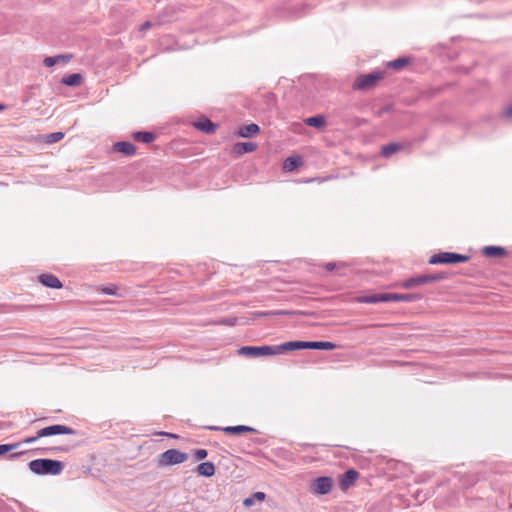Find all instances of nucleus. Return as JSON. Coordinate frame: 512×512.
I'll return each mask as SVG.
<instances>
[{
  "mask_svg": "<svg viewBox=\"0 0 512 512\" xmlns=\"http://www.w3.org/2000/svg\"><path fill=\"white\" fill-rule=\"evenodd\" d=\"M333 487V480L330 477H319L312 483V490L315 494H328Z\"/></svg>",
  "mask_w": 512,
  "mask_h": 512,
  "instance_id": "9",
  "label": "nucleus"
},
{
  "mask_svg": "<svg viewBox=\"0 0 512 512\" xmlns=\"http://www.w3.org/2000/svg\"><path fill=\"white\" fill-rule=\"evenodd\" d=\"M188 459V454L177 449H169L163 452L158 459V465L161 467L181 464Z\"/></svg>",
  "mask_w": 512,
  "mask_h": 512,
  "instance_id": "6",
  "label": "nucleus"
},
{
  "mask_svg": "<svg viewBox=\"0 0 512 512\" xmlns=\"http://www.w3.org/2000/svg\"><path fill=\"white\" fill-rule=\"evenodd\" d=\"M259 132L260 127L255 123H251L241 126L238 130V135L242 138H251L257 135Z\"/></svg>",
  "mask_w": 512,
  "mask_h": 512,
  "instance_id": "16",
  "label": "nucleus"
},
{
  "mask_svg": "<svg viewBox=\"0 0 512 512\" xmlns=\"http://www.w3.org/2000/svg\"><path fill=\"white\" fill-rule=\"evenodd\" d=\"M441 279V275H420L406 279L404 282H402L401 287L404 289H410L413 287L425 285L430 282L439 281Z\"/></svg>",
  "mask_w": 512,
  "mask_h": 512,
  "instance_id": "8",
  "label": "nucleus"
},
{
  "mask_svg": "<svg viewBox=\"0 0 512 512\" xmlns=\"http://www.w3.org/2000/svg\"><path fill=\"white\" fill-rule=\"evenodd\" d=\"M197 473L201 476L211 477L215 474V466L212 462H203L197 466Z\"/></svg>",
  "mask_w": 512,
  "mask_h": 512,
  "instance_id": "22",
  "label": "nucleus"
},
{
  "mask_svg": "<svg viewBox=\"0 0 512 512\" xmlns=\"http://www.w3.org/2000/svg\"><path fill=\"white\" fill-rule=\"evenodd\" d=\"M469 257L462 254L452 253V252H440L438 254H434L431 256L429 263L430 264H455L467 262Z\"/></svg>",
  "mask_w": 512,
  "mask_h": 512,
  "instance_id": "7",
  "label": "nucleus"
},
{
  "mask_svg": "<svg viewBox=\"0 0 512 512\" xmlns=\"http://www.w3.org/2000/svg\"><path fill=\"white\" fill-rule=\"evenodd\" d=\"M287 342L278 346H243L238 350V354L247 357L270 356L289 351Z\"/></svg>",
  "mask_w": 512,
  "mask_h": 512,
  "instance_id": "3",
  "label": "nucleus"
},
{
  "mask_svg": "<svg viewBox=\"0 0 512 512\" xmlns=\"http://www.w3.org/2000/svg\"><path fill=\"white\" fill-rule=\"evenodd\" d=\"M287 346L289 351L299 349L333 350L336 348V345L329 341H289Z\"/></svg>",
  "mask_w": 512,
  "mask_h": 512,
  "instance_id": "4",
  "label": "nucleus"
},
{
  "mask_svg": "<svg viewBox=\"0 0 512 512\" xmlns=\"http://www.w3.org/2000/svg\"><path fill=\"white\" fill-rule=\"evenodd\" d=\"M209 429L215 430V431L221 430L224 433L229 434V435H240V434L251 433V432L255 431L252 427L246 426V425L227 426V427L211 426V427H209Z\"/></svg>",
  "mask_w": 512,
  "mask_h": 512,
  "instance_id": "11",
  "label": "nucleus"
},
{
  "mask_svg": "<svg viewBox=\"0 0 512 512\" xmlns=\"http://www.w3.org/2000/svg\"><path fill=\"white\" fill-rule=\"evenodd\" d=\"M503 115L507 118L512 117V104L505 108Z\"/></svg>",
  "mask_w": 512,
  "mask_h": 512,
  "instance_id": "33",
  "label": "nucleus"
},
{
  "mask_svg": "<svg viewBox=\"0 0 512 512\" xmlns=\"http://www.w3.org/2000/svg\"><path fill=\"white\" fill-rule=\"evenodd\" d=\"M383 77V71H374L369 74H362L355 79L352 87L354 90H367L374 87L379 80L383 79Z\"/></svg>",
  "mask_w": 512,
  "mask_h": 512,
  "instance_id": "5",
  "label": "nucleus"
},
{
  "mask_svg": "<svg viewBox=\"0 0 512 512\" xmlns=\"http://www.w3.org/2000/svg\"><path fill=\"white\" fill-rule=\"evenodd\" d=\"M69 59H70V56H66V55H65V57H59V60H63V61L69 60Z\"/></svg>",
  "mask_w": 512,
  "mask_h": 512,
  "instance_id": "39",
  "label": "nucleus"
},
{
  "mask_svg": "<svg viewBox=\"0 0 512 512\" xmlns=\"http://www.w3.org/2000/svg\"><path fill=\"white\" fill-rule=\"evenodd\" d=\"M38 280L41 284H43L46 287L54 288V289H60L62 288L61 281L53 274H41L38 276Z\"/></svg>",
  "mask_w": 512,
  "mask_h": 512,
  "instance_id": "13",
  "label": "nucleus"
},
{
  "mask_svg": "<svg viewBox=\"0 0 512 512\" xmlns=\"http://www.w3.org/2000/svg\"><path fill=\"white\" fill-rule=\"evenodd\" d=\"M83 80V77L79 73H72L62 78L61 83L70 86V87H77L81 85Z\"/></svg>",
  "mask_w": 512,
  "mask_h": 512,
  "instance_id": "21",
  "label": "nucleus"
},
{
  "mask_svg": "<svg viewBox=\"0 0 512 512\" xmlns=\"http://www.w3.org/2000/svg\"><path fill=\"white\" fill-rule=\"evenodd\" d=\"M404 145L397 142H391L381 147V155L385 158L391 157L394 153L402 150Z\"/></svg>",
  "mask_w": 512,
  "mask_h": 512,
  "instance_id": "18",
  "label": "nucleus"
},
{
  "mask_svg": "<svg viewBox=\"0 0 512 512\" xmlns=\"http://www.w3.org/2000/svg\"><path fill=\"white\" fill-rule=\"evenodd\" d=\"M193 455L197 460H203L207 457L208 453L205 449H197L194 451Z\"/></svg>",
  "mask_w": 512,
  "mask_h": 512,
  "instance_id": "30",
  "label": "nucleus"
},
{
  "mask_svg": "<svg viewBox=\"0 0 512 512\" xmlns=\"http://www.w3.org/2000/svg\"><path fill=\"white\" fill-rule=\"evenodd\" d=\"M4 109V106L0 104V111Z\"/></svg>",
  "mask_w": 512,
  "mask_h": 512,
  "instance_id": "41",
  "label": "nucleus"
},
{
  "mask_svg": "<svg viewBox=\"0 0 512 512\" xmlns=\"http://www.w3.org/2000/svg\"><path fill=\"white\" fill-rule=\"evenodd\" d=\"M150 26H151V23L147 21V22H145V23H143V24H142L141 29H147V28H149Z\"/></svg>",
  "mask_w": 512,
  "mask_h": 512,
  "instance_id": "37",
  "label": "nucleus"
},
{
  "mask_svg": "<svg viewBox=\"0 0 512 512\" xmlns=\"http://www.w3.org/2000/svg\"><path fill=\"white\" fill-rule=\"evenodd\" d=\"M302 164V160L299 156H290L284 161V169L287 171H292L298 168Z\"/></svg>",
  "mask_w": 512,
  "mask_h": 512,
  "instance_id": "25",
  "label": "nucleus"
},
{
  "mask_svg": "<svg viewBox=\"0 0 512 512\" xmlns=\"http://www.w3.org/2000/svg\"><path fill=\"white\" fill-rule=\"evenodd\" d=\"M254 503L253 499L252 498H246L244 499L243 501V504L246 506V507H250L252 506Z\"/></svg>",
  "mask_w": 512,
  "mask_h": 512,
  "instance_id": "35",
  "label": "nucleus"
},
{
  "mask_svg": "<svg viewBox=\"0 0 512 512\" xmlns=\"http://www.w3.org/2000/svg\"><path fill=\"white\" fill-rule=\"evenodd\" d=\"M193 126L201 131V132H204L206 134H213L218 125L214 122H212L210 119H208L207 117H201L199 118L197 121H195L193 123Z\"/></svg>",
  "mask_w": 512,
  "mask_h": 512,
  "instance_id": "12",
  "label": "nucleus"
},
{
  "mask_svg": "<svg viewBox=\"0 0 512 512\" xmlns=\"http://www.w3.org/2000/svg\"><path fill=\"white\" fill-rule=\"evenodd\" d=\"M300 314H302V312L277 310V311L265 312V313H262L261 315H264V316H279V315H300Z\"/></svg>",
  "mask_w": 512,
  "mask_h": 512,
  "instance_id": "28",
  "label": "nucleus"
},
{
  "mask_svg": "<svg viewBox=\"0 0 512 512\" xmlns=\"http://www.w3.org/2000/svg\"><path fill=\"white\" fill-rule=\"evenodd\" d=\"M59 434H74V430L68 426L60 424L44 427L37 432L36 436L25 438L22 442L0 445V456L13 450H16L21 446L22 443L29 444L35 442L41 437H48Z\"/></svg>",
  "mask_w": 512,
  "mask_h": 512,
  "instance_id": "1",
  "label": "nucleus"
},
{
  "mask_svg": "<svg viewBox=\"0 0 512 512\" xmlns=\"http://www.w3.org/2000/svg\"><path fill=\"white\" fill-rule=\"evenodd\" d=\"M21 454H23V452L15 453L13 456L15 457V456H18V455H21Z\"/></svg>",
  "mask_w": 512,
  "mask_h": 512,
  "instance_id": "40",
  "label": "nucleus"
},
{
  "mask_svg": "<svg viewBox=\"0 0 512 512\" xmlns=\"http://www.w3.org/2000/svg\"><path fill=\"white\" fill-rule=\"evenodd\" d=\"M384 297H385V293L372 294V295H368V296L357 297V298H355V301L358 303L375 304V303H379V302H385Z\"/></svg>",
  "mask_w": 512,
  "mask_h": 512,
  "instance_id": "23",
  "label": "nucleus"
},
{
  "mask_svg": "<svg viewBox=\"0 0 512 512\" xmlns=\"http://www.w3.org/2000/svg\"><path fill=\"white\" fill-rule=\"evenodd\" d=\"M305 124L314 127V128H322L325 125V117L323 115H315L312 117H308L304 120Z\"/></svg>",
  "mask_w": 512,
  "mask_h": 512,
  "instance_id": "24",
  "label": "nucleus"
},
{
  "mask_svg": "<svg viewBox=\"0 0 512 512\" xmlns=\"http://www.w3.org/2000/svg\"><path fill=\"white\" fill-rule=\"evenodd\" d=\"M359 478V473L354 469L347 470L339 478V487L342 491H347L351 486L355 484Z\"/></svg>",
  "mask_w": 512,
  "mask_h": 512,
  "instance_id": "10",
  "label": "nucleus"
},
{
  "mask_svg": "<svg viewBox=\"0 0 512 512\" xmlns=\"http://www.w3.org/2000/svg\"><path fill=\"white\" fill-rule=\"evenodd\" d=\"M410 62V59L408 57H399L395 60L387 62V67L392 68L394 70H401L406 65H408Z\"/></svg>",
  "mask_w": 512,
  "mask_h": 512,
  "instance_id": "26",
  "label": "nucleus"
},
{
  "mask_svg": "<svg viewBox=\"0 0 512 512\" xmlns=\"http://www.w3.org/2000/svg\"><path fill=\"white\" fill-rule=\"evenodd\" d=\"M29 469L38 475H58L63 470V463L53 459H36L29 463Z\"/></svg>",
  "mask_w": 512,
  "mask_h": 512,
  "instance_id": "2",
  "label": "nucleus"
},
{
  "mask_svg": "<svg viewBox=\"0 0 512 512\" xmlns=\"http://www.w3.org/2000/svg\"><path fill=\"white\" fill-rule=\"evenodd\" d=\"M101 291L104 293V294H108V295H116V291L114 288L112 287H104L101 289Z\"/></svg>",
  "mask_w": 512,
  "mask_h": 512,
  "instance_id": "32",
  "label": "nucleus"
},
{
  "mask_svg": "<svg viewBox=\"0 0 512 512\" xmlns=\"http://www.w3.org/2000/svg\"><path fill=\"white\" fill-rule=\"evenodd\" d=\"M132 138L137 142L148 144L156 139V135L150 131H137L132 134Z\"/></svg>",
  "mask_w": 512,
  "mask_h": 512,
  "instance_id": "20",
  "label": "nucleus"
},
{
  "mask_svg": "<svg viewBox=\"0 0 512 512\" xmlns=\"http://www.w3.org/2000/svg\"><path fill=\"white\" fill-rule=\"evenodd\" d=\"M59 57H65V55H57V56H53V57H46L44 59V65L46 67L54 66L59 61Z\"/></svg>",
  "mask_w": 512,
  "mask_h": 512,
  "instance_id": "29",
  "label": "nucleus"
},
{
  "mask_svg": "<svg viewBox=\"0 0 512 512\" xmlns=\"http://www.w3.org/2000/svg\"><path fill=\"white\" fill-rule=\"evenodd\" d=\"M227 324H229V325H233V324H234V322H233V321H231V322H227Z\"/></svg>",
  "mask_w": 512,
  "mask_h": 512,
  "instance_id": "42",
  "label": "nucleus"
},
{
  "mask_svg": "<svg viewBox=\"0 0 512 512\" xmlns=\"http://www.w3.org/2000/svg\"><path fill=\"white\" fill-rule=\"evenodd\" d=\"M334 268H335V264H334V263H327V264L325 265V269H326L327 271H332Z\"/></svg>",
  "mask_w": 512,
  "mask_h": 512,
  "instance_id": "36",
  "label": "nucleus"
},
{
  "mask_svg": "<svg viewBox=\"0 0 512 512\" xmlns=\"http://www.w3.org/2000/svg\"><path fill=\"white\" fill-rule=\"evenodd\" d=\"M257 149V144L254 142H238L234 145V152L242 155L245 153L253 152Z\"/></svg>",
  "mask_w": 512,
  "mask_h": 512,
  "instance_id": "19",
  "label": "nucleus"
},
{
  "mask_svg": "<svg viewBox=\"0 0 512 512\" xmlns=\"http://www.w3.org/2000/svg\"><path fill=\"white\" fill-rule=\"evenodd\" d=\"M160 435H164V436H168V437H172V438H176L177 437L175 434L166 433V432H162V433H160Z\"/></svg>",
  "mask_w": 512,
  "mask_h": 512,
  "instance_id": "38",
  "label": "nucleus"
},
{
  "mask_svg": "<svg viewBox=\"0 0 512 512\" xmlns=\"http://www.w3.org/2000/svg\"><path fill=\"white\" fill-rule=\"evenodd\" d=\"M392 110V106L391 105H385L383 106L378 112H377V115L378 116H381L382 114L384 113H388Z\"/></svg>",
  "mask_w": 512,
  "mask_h": 512,
  "instance_id": "31",
  "label": "nucleus"
},
{
  "mask_svg": "<svg viewBox=\"0 0 512 512\" xmlns=\"http://www.w3.org/2000/svg\"><path fill=\"white\" fill-rule=\"evenodd\" d=\"M253 497L255 499H257L258 501H263L265 499L266 495L263 492H256Z\"/></svg>",
  "mask_w": 512,
  "mask_h": 512,
  "instance_id": "34",
  "label": "nucleus"
},
{
  "mask_svg": "<svg viewBox=\"0 0 512 512\" xmlns=\"http://www.w3.org/2000/svg\"><path fill=\"white\" fill-rule=\"evenodd\" d=\"M417 299L413 294L385 293V302H410Z\"/></svg>",
  "mask_w": 512,
  "mask_h": 512,
  "instance_id": "15",
  "label": "nucleus"
},
{
  "mask_svg": "<svg viewBox=\"0 0 512 512\" xmlns=\"http://www.w3.org/2000/svg\"><path fill=\"white\" fill-rule=\"evenodd\" d=\"M482 254L489 258H501L506 255V251L499 246H485L482 249Z\"/></svg>",
  "mask_w": 512,
  "mask_h": 512,
  "instance_id": "17",
  "label": "nucleus"
},
{
  "mask_svg": "<svg viewBox=\"0 0 512 512\" xmlns=\"http://www.w3.org/2000/svg\"><path fill=\"white\" fill-rule=\"evenodd\" d=\"M113 150L124 154L125 156H133L136 153V147L128 141H119L114 143Z\"/></svg>",
  "mask_w": 512,
  "mask_h": 512,
  "instance_id": "14",
  "label": "nucleus"
},
{
  "mask_svg": "<svg viewBox=\"0 0 512 512\" xmlns=\"http://www.w3.org/2000/svg\"><path fill=\"white\" fill-rule=\"evenodd\" d=\"M63 137H64V133L63 132H60V131L53 132V133L45 135L44 136V141H45V143L53 144V143H57L60 140H62Z\"/></svg>",
  "mask_w": 512,
  "mask_h": 512,
  "instance_id": "27",
  "label": "nucleus"
}]
</instances>
